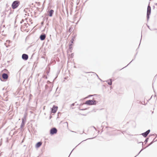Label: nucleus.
I'll return each mask as SVG.
<instances>
[{
    "label": "nucleus",
    "instance_id": "obj_1",
    "mask_svg": "<svg viewBox=\"0 0 157 157\" xmlns=\"http://www.w3.org/2000/svg\"><path fill=\"white\" fill-rule=\"evenodd\" d=\"M98 103V101L94 100L93 98L92 100H87L85 102V104L88 105H95Z\"/></svg>",
    "mask_w": 157,
    "mask_h": 157
},
{
    "label": "nucleus",
    "instance_id": "obj_2",
    "mask_svg": "<svg viewBox=\"0 0 157 157\" xmlns=\"http://www.w3.org/2000/svg\"><path fill=\"white\" fill-rule=\"evenodd\" d=\"M20 4V2L18 0H16L13 1L11 5V7L13 9L17 8Z\"/></svg>",
    "mask_w": 157,
    "mask_h": 157
},
{
    "label": "nucleus",
    "instance_id": "obj_3",
    "mask_svg": "<svg viewBox=\"0 0 157 157\" xmlns=\"http://www.w3.org/2000/svg\"><path fill=\"white\" fill-rule=\"evenodd\" d=\"M151 7L150 5V2L147 6V21H148L150 18V16L151 13Z\"/></svg>",
    "mask_w": 157,
    "mask_h": 157
},
{
    "label": "nucleus",
    "instance_id": "obj_4",
    "mask_svg": "<svg viewBox=\"0 0 157 157\" xmlns=\"http://www.w3.org/2000/svg\"><path fill=\"white\" fill-rule=\"evenodd\" d=\"M57 132V130L56 128L53 127L51 128L50 130V133L51 135L56 134Z\"/></svg>",
    "mask_w": 157,
    "mask_h": 157
},
{
    "label": "nucleus",
    "instance_id": "obj_5",
    "mask_svg": "<svg viewBox=\"0 0 157 157\" xmlns=\"http://www.w3.org/2000/svg\"><path fill=\"white\" fill-rule=\"evenodd\" d=\"M26 116L25 115H24V117L22 118V122L21 123V124L20 125V128H22L23 127H24L25 126V122H26Z\"/></svg>",
    "mask_w": 157,
    "mask_h": 157
},
{
    "label": "nucleus",
    "instance_id": "obj_6",
    "mask_svg": "<svg viewBox=\"0 0 157 157\" xmlns=\"http://www.w3.org/2000/svg\"><path fill=\"white\" fill-rule=\"evenodd\" d=\"M58 107L57 106H56L55 105H53L52 108H51V113H56L57 109H58Z\"/></svg>",
    "mask_w": 157,
    "mask_h": 157
},
{
    "label": "nucleus",
    "instance_id": "obj_7",
    "mask_svg": "<svg viewBox=\"0 0 157 157\" xmlns=\"http://www.w3.org/2000/svg\"><path fill=\"white\" fill-rule=\"evenodd\" d=\"M22 59L24 61H26L28 59L29 56L26 54H23L21 56Z\"/></svg>",
    "mask_w": 157,
    "mask_h": 157
},
{
    "label": "nucleus",
    "instance_id": "obj_8",
    "mask_svg": "<svg viewBox=\"0 0 157 157\" xmlns=\"http://www.w3.org/2000/svg\"><path fill=\"white\" fill-rule=\"evenodd\" d=\"M150 130L148 129L146 132L141 133V135H142L144 137H146L150 133Z\"/></svg>",
    "mask_w": 157,
    "mask_h": 157
},
{
    "label": "nucleus",
    "instance_id": "obj_9",
    "mask_svg": "<svg viewBox=\"0 0 157 157\" xmlns=\"http://www.w3.org/2000/svg\"><path fill=\"white\" fill-rule=\"evenodd\" d=\"M2 77L3 79L5 80H6L8 78V75L6 73H3L2 74Z\"/></svg>",
    "mask_w": 157,
    "mask_h": 157
},
{
    "label": "nucleus",
    "instance_id": "obj_10",
    "mask_svg": "<svg viewBox=\"0 0 157 157\" xmlns=\"http://www.w3.org/2000/svg\"><path fill=\"white\" fill-rule=\"evenodd\" d=\"M46 37V34L44 33H42L40 35L39 38L40 40L42 41L45 40Z\"/></svg>",
    "mask_w": 157,
    "mask_h": 157
},
{
    "label": "nucleus",
    "instance_id": "obj_11",
    "mask_svg": "<svg viewBox=\"0 0 157 157\" xmlns=\"http://www.w3.org/2000/svg\"><path fill=\"white\" fill-rule=\"evenodd\" d=\"M42 143L41 141H39L37 142L35 145V147L36 148H38L42 145Z\"/></svg>",
    "mask_w": 157,
    "mask_h": 157
},
{
    "label": "nucleus",
    "instance_id": "obj_12",
    "mask_svg": "<svg viewBox=\"0 0 157 157\" xmlns=\"http://www.w3.org/2000/svg\"><path fill=\"white\" fill-rule=\"evenodd\" d=\"M54 12V11L52 9L50 11L48 10V15L50 17L52 16Z\"/></svg>",
    "mask_w": 157,
    "mask_h": 157
},
{
    "label": "nucleus",
    "instance_id": "obj_13",
    "mask_svg": "<svg viewBox=\"0 0 157 157\" xmlns=\"http://www.w3.org/2000/svg\"><path fill=\"white\" fill-rule=\"evenodd\" d=\"M106 82H107V83L109 85L111 86L112 85V79H108L106 81Z\"/></svg>",
    "mask_w": 157,
    "mask_h": 157
},
{
    "label": "nucleus",
    "instance_id": "obj_14",
    "mask_svg": "<svg viewBox=\"0 0 157 157\" xmlns=\"http://www.w3.org/2000/svg\"><path fill=\"white\" fill-rule=\"evenodd\" d=\"M76 35H75L74 36H73L72 38H71L70 40V42L71 43V44H72L73 43V42L74 41V39L75 38Z\"/></svg>",
    "mask_w": 157,
    "mask_h": 157
},
{
    "label": "nucleus",
    "instance_id": "obj_15",
    "mask_svg": "<svg viewBox=\"0 0 157 157\" xmlns=\"http://www.w3.org/2000/svg\"><path fill=\"white\" fill-rule=\"evenodd\" d=\"M6 11H3V12L2 13V14L1 15V17H3V18H5L6 17Z\"/></svg>",
    "mask_w": 157,
    "mask_h": 157
},
{
    "label": "nucleus",
    "instance_id": "obj_16",
    "mask_svg": "<svg viewBox=\"0 0 157 157\" xmlns=\"http://www.w3.org/2000/svg\"><path fill=\"white\" fill-rule=\"evenodd\" d=\"M72 44H69V49L71 52V51L72 50Z\"/></svg>",
    "mask_w": 157,
    "mask_h": 157
},
{
    "label": "nucleus",
    "instance_id": "obj_17",
    "mask_svg": "<svg viewBox=\"0 0 157 157\" xmlns=\"http://www.w3.org/2000/svg\"><path fill=\"white\" fill-rule=\"evenodd\" d=\"M137 53H136V55H135V56H134V59H132V61H131L129 63V64H128L126 66H125V67H124L123 68H122V69H123V68H125V67H126L127 66H128V65L130 63H131V62L132 61H133V60L135 59V58H136V55H137Z\"/></svg>",
    "mask_w": 157,
    "mask_h": 157
},
{
    "label": "nucleus",
    "instance_id": "obj_18",
    "mask_svg": "<svg viewBox=\"0 0 157 157\" xmlns=\"http://www.w3.org/2000/svg\"><path fill=\"white\" fill-rule=\"evenodd\" d=\"M97 94H94V95H89L87 97H86L85 99H86V98H89L90 97H92V96H95V95H96Z\"/></svg>",
    "mask_w": 157,
    "mask_h": 157
},
{
    "label": "nucleus",
    "instance_id": "obj_19",
    "mask_svg": "<svg viewBox=\"0 0 157 157\" xmlns=\"http://www.w3.org/2000/svg\"><path fill=\"white\" fill-rule=\"evenodd\" d=\"M148 140H149L148 137H147L146 139L144 141V142L145 144H146L147 143V142L148 141Z\"/></svg>",
    "mask_w": 157,
    "mask_h": 157
},
{
    "label": "nucleus",
    "instance_id": "obj_20",
    "mask_svg": "<svg viewBox=\"0 0 157 157\" xmlns=\"http://www.w3.org/2000/svg\"><path fill=\"white\" fill-rule=\"evenodd\" d=\"M154 143V141H151L150 144H149L146 147H147L151 145L153 143Z\"/></svg>",
    "mask_w": 157,
    "mask_h": 157
},
{
    "label": "nucleus",
    "instance_id": "obj_21",
    "mask_svg": "<svg viewBox=\"0 0 157 157\" xmlns=\"http://www.w3.org/2000/svg\"><path fill=\"white\" fill-rule=\"evenodd\" d=\"M59 71H57V73H56V76L54 78V80H55V79H56V78L57 77L58 75L59 74Z\"/></svg>",
    "mask_w": 157,
    "mask_h": 157
},
{
    "label": "nucleus",
    "instance_id": "obj_22",
    "mask_svg": "<svg viewBox=\"0 0 157 157\" xmlns=\"http://www.w3.org/2000/svg\"><path fill=\"white\" fill-rule=\"evenodd\" d=\"M80 144V143H79V144H78L77 146H76L74 148V149L72 150V151H71V153H70V155H69V157H69V156H70V155L71 154V152H72V151H73V150L75 149V148L76 147H77L78 145H79Z\"/></svg>",
    "mask_w": 157,
    "mask_h": 157
},
{
    "label": "nucleus",
    "instance_id": "obj_23",
    "mask_svg": "<svg viewBox=\"0 0 157 157\" xmlns=\"http://www.w3.org/2000/svg\"><path fill=\"white\" fill-rule=\"evenodd\" d=\"M48 88V86L47 85H46L45 86V89L46 90H47Z\"/></svg>",
    "mask_w": 157,
    "mask_h": 157
},
{
    "label": "nucleus",
    "instance_id": "obj_24",
    "mask_svg": "<svg viewBox=\"0 0 157 157\" xmlns=\"http://www.w3.org/2000/svg\"><path fill=\"white\" fill-rule=\"evenodd\" d=\"M72 28H71V27H70L69 29V32H71L72 31Z\"/></svg>",
    "mask_w": 157,
    "mask_h": 157
},
{
    "label": "nucleus",
    "instance_id": "obj_25",
    "mask_svg": "<svg viewBox=\"0 0 157 157\" xmlns=\"http://www.w3.org/2000/svg\"><path fill=\"white\" fill-rule=\"evenodd\" d=\"M5 71H6V74H7L8 75V74H10V72L9 71H8L6 69H5Z\"/></svg>",
    "mask_w": 157,
    "mask_h": 157
},
{
    "label": "nucleus",
    "instance_id": "obj_26",
    "mask_svg": "<svg viewBox=\"0 0 157 157\" xmlns=\"http://www.w3.org/2000/svg\"><path fill=\"white\" fill-rule=\"evenodd\" d=\"M156 137H155V138L152 141H154V142H155V141H157V140H155V138Z\"/></svg>",
    "mask_w": 157,
    "mask_h": 157
},
{
    "label": "nucleus",
    "instance_id": "obj_27",
    "mask_svg": "<svg viewBox=\"0 0 157 157\" xmlns=\"http://www.w3.org/2000/svg\"><path fill=\"white\" fill-rule=\"evenodd\" d=\"M75 103H73L71 105V106L72 107L73 106H74L75 105Z\"/></svg>",
    "mask_w": 157,
    "mask_h": 157
},
{
    "label": "nucleus",
    "instance_id": "obj_28",
    "mask_svg": "<svg viewBox=\"0 0 157 157\" xmlns=\"http://www.w3.org/2000/svg\"><path fill=\"white\" fill-rule=\"evenodd\" d=\"M146 148V147H144V148H143H143H142L141 150L140 151H142L144 149H145V148Z\"/></svg>",
    "mask_w": 157,
    "mask_h": 157
},
{
    "label": "nucleus",
    "instance_id": "obj_29",
    "mask_svg": "<svg viewBox=\"0 0 157 157\" xmlns=\"http://www.w3.org/2000/svg\"><path fill=\"white\" fill-rule=\"evenodd\" d=\"M24 21V20L22 19L21 20V21H20V23L22 24Z\"/></svg>",
    "mask_w": 157,
    "mask_h": 157
},
{
    "label": "nucleus",
    "instance_id": "obj_30",
    "mask_svg": "<svg viewBox=\"0 0 157 157\" xmlns=\"http://www.w3.org/2000/svg\"><path fill=\"white\" fill-rule=\"evenodd\" d=\"M147 25V27L149 29L151 30H152V29H150V27H149V26L148 25Z\"/></svg>",
    "mask_w": 157,
    "mask_h": 157
},
{
    "label": "nucleus",
    "instance_id": "obj_31",
    "mask_svg": "<svg viewBox=\"0 0 157 157\" xmlns=\"http://www.w3.org/2000/svg\"><path fill=\"white\" fill-rule=\"evenodd\" d=\"M52 90V88H50V90L49 91V92L50 93L51 91Z\"/></svg>",
    "mask_w": 157,
    "mask_h": 157
},
{
    "label": "nucleus",
    "instance_id": "obj_32",
    "mask_svg": "<svg viewBox=\"0 0 157 157\" xmlns=\"http://www.w3.org/2000/svg\"><path fill=\"white\" fill-rule=\"evenodd\" d=\"M141 151H140V152H139V153L137 154V155H136L135 157H136L141 152Z\"/></svg>",
    "mask_w": 157,
    "mask_h": 157
},
{
    "label": "nucleus",
    "instance_id": "obj_33",
    "mask_svg": "<svg viewBox=\"0 0 157 157\" xmlns=\"http://www.w3.org/2000/svg\"><path fill=\"white\" fill-rule=\"evenodd\" d=\"M74 56V53H72L71 54V57H73Z\"/></svg>",
    "mask_w": 157,
    "mask_h": 157
},
{
    "label": "nucleus",
    "instance_id": "obj_34",
    "mask_svg": "<svg viewBox=\"0 0 157 157\" xmlns=\"http://www.w3.org/2000/svg\"><path fill=\"white\" fill-rule=\"evenodd\" d=\"M27 25V24L26 23H24V26H26V25Z\"/></svg>",
    "mask_w": 157,
    "mask_h": 157
},
{
    "label": "nucleus",
    "instance_id": "obj_35",
    "mask_svg": "<svg viewBox=\"0 0 157 157\" xmlns=\"http://www.w3.org/2000/svg\"><path fill=\"white\" fill-rule=\"evenodd\" d=\"M142 143V147H143V145H144V144H143V143L142 142H139V143Z\"/></svg>",
    "mask_w": 157,
    "mask_h": 157
},
{
    "label": "nucleus",
    "instance_id": "obj_36",
    "mask_svg": "<svg viewBox=\"0 0 157 157\" xmlns=\"http://www.w3.org/2000/svg\"><path fill=\"white\" fill-rule=\"evenodd\" d=\"M52 117V116H51V115H50L49 117V119H51Z\"/></svg>",
    "mask_w": 157,
    "mask_h": 157
},
{
    "label": "nucleus",
    "instance_id": "obj_37",
    "mask_svg": "<svg viewBox=\"0 0 157 157\" xmlns=\"http://www.w3.org/2000/svg\"><path fill=\"white\" fill-rule=\"evenodd\" d=\"M155 76H156L154 78V79H153V81H154V82L155 81V79H156V78H155Z\"/></svg>",
    "mask_w": 157,
    "mask_h": 157
},
{
    "label": "nucleus",
    "instance_id": "obj_38",
    "mask_svg": "<svg viewBox=\"0 0 157 157\" xmlns=\"http://www.w3.org/2000/svg\"><path fill=\"white\" fill-rule=\"evenodd\" d=\"M47 82L48 83H49L51 84V82H50L49 81H47Z\"/></svg>",
    "mask_w": 157,
    "mask_h": 157
},
{
    "label": "nucleus",
    "instance_id": "obj_39",
    "mask_svg": "<svg viewBox=\"0 0 157 157\" xmlns=\"http://www.w3.org/2000/svg\"><path fill=\"white\" fill-rule=\"evenodd\" d=\"M93 127L94 128L96 131L97 130V129L96 128L94 127V126H93Z\"/></svg>",
    "mask_w": 157,
    "mask_h": 157
},
{
    "label": "nucleus",
    "instance_id": "obj_40",
    "mask_svg": "<svg viewBox=\"0 0 157 157\" xmlns=\"http://www.w3.org/2000/svg\"><path fill=\"white\" fill-rule=\"evenodd\" d=\"M86 109H81L80 110H85Z\"/></svg>",
    "mask_w": 157,
    "mask_h": 157
},
{
    "label": "nucleus",
    "instance_id": "obj_41",
    "mask_svg": "<svg viewBox=\"0 0 157 157\" xmlns=\"http://www.w3.org/2000/svg\"><path fill=\"white\" fill-rule=\"evenodd\" d=\"M142 37V35H141V39H140V42H141V40ZM140 44H139V45H140Z\"/></svg>",
    "mask_w": 157,
    "mask_h": 157
},
{
    "label": "nucleus",
    "instance_id": "obj_42",
    "mask_svg": "<svg viewBox=\"0 0 157 157\" xmlns=\"http://www.w3.org/2000/svg\"><path fill=\"white\" fill-rule=\"evenodd\" d=\"M12 13L10 11V13H9V15H10V14H12Z\"/></svg>",
    "mask_w": 157,
    "mask_h": 157
},
{
    "label": "nucleus",
    "instance_id": "obj_43",
    "mask_svg": "<svg viewBox=\"0 0 157 157\" xmlns=\"http://www.w3.org/2000/svg\"><path fill=\"white\" fill-rule=\"evenodd\" d=\"M45 78L46 79H47V76H45Z\"/></svg>",
    "mask_w": 157,
    "mask_h": 157
},
{
    "label": "nucleus",
    "instance_id": "obj_44",
    "mask_svg": "<svg viewBox=\"0 0 157 157\" xmlns=\"http://www.w3.org/2000/svg\"><path fill=\"white\" fill-rule=\"evenodd\" d=\"M0 80H1V81H3V80H2V78L1 77H0Z\"/></svg>",
    "mask_w": 157,
    "mask_h": 157
},
{
    "label": "nucleus",
    "instance_id": "obj_45",
    "mask_svg": "<svg viewBox=\"0 0 157 157\" xmlns=\"http://www.w3.org/2000/svg\"><path fill=\"white\" fill-rule=\"evenodd\" d=\"M95 74H96V75H97V77H98V78H99V77L98 76V75L96 73H95Z\"/></svg>",
    "mask_w": 157,
    "mask_h": 157
},
{
    "label": "nucleus",
    "instance_id": "obj_46",
    "mask_svg": "<svg viewBox=\"0 0 157 157\" xmlns=\"http://www.w3.org/2000/svg\"><path fill=\"white\" fill-rule=\"evenodd\" d=\"M95 137H93V138H90V139H94L95 138ZM86 140H87V139Z\"/></svg>",
    "mask_w": 157,
    "mask_h": 157
},
{
    "label": "nucleus",
    "instance_id": "obj_47",
    "mask_svg": "<svg viewBox=\"0 0 157 157\" xmlns=\"http://www.w3.org/2000/svg\"><path fill=\"white\" fill-rule=\"evenodd\" d=\"M47 75H48V73H49V71H47Z\"/></svg>",
    "mask_w": 157,
    "mask_h": 157
},
{
    "label": "nucleus",
    "instance_id": "obj_48",
    "mask_svg": "<svg viewBox=\"0 0 157 157\" xmlns=\"http://www.w3.org/2000/svg\"><path fill=\"white\" fill-rule=\"evenodd\" d=\"M43 23H44V22H41V24H42H42H43Z\"/></svg>",
    "mask_w": 157,
    "mask_h": 157
},
{
    "label": "nucleus",
    "instance_id": "obj_49",
    "mask_svg": "<svg viewBox=\"0 0 157 157\" xmlns=\"http://www.w3.org/2000/svg\"><path fill=\"white\" fill-rule=\"evenodd\" d=\"M59 113H59V112H58V116H59Z\"/></svg>",
    "mask_w": 157,
    "mask_h": 157
},
{
    "label": "nucleus",
    "instance_id": "obj_50",
    "mask_svg": "<svg viewBox=\"0 0 157 157\" xmlns=\"http://www.w3.org/2000/svg\"><path fill=\"white\" fill-rule=\"evenodd\" d=\"M83 105V104L81 103L80 104V105Z\"/></svg>",
    "mask_w": 157,
    "mask_h": 157
},
{
    "label": "nucleus",
    "instance_id": "obj_51",
    "mask_svg": "<svg viewBox=\"0 0 157 157\" xmlns=\"http://www.w3.org/2000/svg\"><path fill=\"white\" fill-rule=\"evenodd\" d=\"M24 11L25 12V13H26V11L25 10V9L24 10Z\"/></svg>",
    "mask_w": 157,
    "mask_h": 157
},
{
    "label": "nucleus",
    "instance_id": "obj_52",
    "mask_svg": "<svg viewBox=\"0 0 157 157\" xmlns=\"http://www.w3.org/2000/svg\"><path fill=\"white\" fill-rule=\"evenodd\" d=\"M24 11L25 12V13H26V11L25 10V9L24 10Z\"/></svg>",
    "mask_w": 157,
    "mask_h": 157
},
{
    "label": "nucleus",
    "instance_id": "obj_53",
    "mask_svg": "<svg viewBox=\"0 0 157 157\" xmlns=\"http://www.w3.org/2000/svg\"><path fill=\"white\" fill-rule=\"evenodd\" d=\"M24 11L25 12V13H26V11L25 10V9L24 10Z\"/></svg>",
    "mask_w": 157,
    "mask_h": 157
},
{
    "label": "nucleus",
    "instance_id": "obj_54",
    "mask_svg": "<svg viewBox=\"0 0 157 157\" xmlns=\"http://www.w3.org/2000/svg\"><path fill=\"white\" fill-rule=\"evenodd\" d=\"M152 96H151V98H150L149 99V100H150V99L152 98Z\"/></svg>",
    "mask_w": 157,
    "mask_h": 157
},
{
    "label": "nucleus",
    "instance_id": "obj_55",
    "mask_svg": "<svg viewBox=\"0 0 157 157\" xmlns=\"http://www.w3.org/2000/svg\"><path fill=\"white\" fill-rule=\"evenodd\" d=\"M152 87L153 88V83H152Z\"/></svg>",
    "mask_w": 157,
    "mask_h": 157
},
{
    "label": "nucleus",
    "instance_id": "obj_56",
    "mask_svg": "<svg viewBox=\"0 0 157 157\" xmlns=\"http://www.w3.org/2000/svg\"><path fill=\"white\" fill-rule=\"evenodd\" d=\"M4 88H3L2 89V90H4Z\"/></svg>",
    "mask_w": 157,
    "mask_h": 157
},
{
    "label": "nucleus",
    "instance_id": "obj_57",
    "mask_svg": "<svg viewBox=\"0 0 157 157\" xmlns=\"http://www.w3.org/2000/svg\"><path fill=\"white\" fill-rule=\"evenodd\" d=\"M66 123H67V125H68V123H67V122H66Z\"/></svg>",
    "mask_w": 157,
    "mask_h": 157
},
{
    "label": "nucleus",
    "instance_id": "obj_58",
    "mask_svg": "<svg viewBox=\"0 0 157 157\" xmlns=\"http://www.w3.org/2000/svg\"><path fill=\"white\" fill-rule=\"evenodd\" d=\"M4 70V71H6H6H5V69Z\"/></svg>",
    "mask_w": 157,
    "mask_h": 157
},
{
    "label": "nucleus",
    "instance_id": "obj_59",
    "mask_svg": "<svg viewBox=\"0 0 157 157\" xmlns=\"http://www.w3.org/2000/svg\"><path fill=\"white\" fill-rule=\"evenodd\" d=\"M100 80H101V81H102L101 79H100Z\"/></svg>",
    "mask_w": 157,
    "mask_h": 157
},
{
    "label": "nucleus",
    "instance_id": "obj_60",
    "mask_svg": "<svg viewBox=\"0 0 157 157\" xmlns=\"http://www.w3.org/2000/svg\"><path fill=\"white\" fill-rule=\"evenodd\" d=\"M11 9V8L10 7V9Z\"/></svg>",
    "mask_w": 157,
    "mask_h": 157
},
{
    "label": "nucleus",
    "instance_id": "obj_61",
    "mask_svg": "<svg viewBox=\"0 0 157 157\" xmlns=\"http://www.w3.org/2000/svg\"><path fill=\"white\" fill-rule=\"evenodd\" d=\"M155 5H157V3H156V4H155Z\"/></svg>",
    "mask_w": 157,
    "mask_h": 157
},
{
    "label": "nucleus",
    "instance_id": "obj_62",
    "mask_svg": "<svg viewBox=\"0 0 157 157\" xmlns=\"http://www.w3.org/2000/svg\"><path fill=\"white\" fill-rule=\"evenodd\" d=\"M99 79H100V78H99H99H98Z\"/></svg>",
    "mask_w": 157,
    "mask_h": 157
},
{
    "label": "nucleus",
    "instance_id": "obj_63",
    "mask_svg": "<svg viewBox=\"0 0 157 157\" xmlns=\"http://www.w3.org/2000/svg\"><path fill=\"white\" fill-rule=\"evenodd\" d=\"M156 95H155V96H156Z\"/></svg>",
    "mask_w": 157,
    "mask_h": 157
},
{
    "label": "nucleus",
    "instance_id": "obj_64",
    "mask_svg": "<svg viewBox=\"0 0 157 157\" xmlns=\"http://www.w3.org/2000/svg\"><path fill=\"white\" fill-rule=\"evenodd\" d=\"M87 0L86 1H85V2H86Z\"/></svg>",
    "mask_w": 157,
    "mask_h": 157
}]
</instances>
